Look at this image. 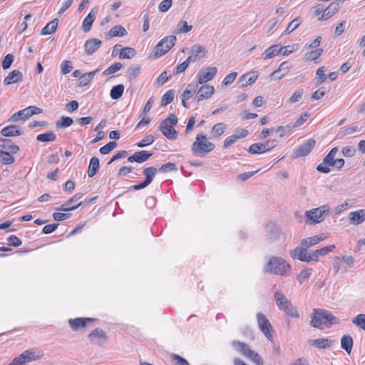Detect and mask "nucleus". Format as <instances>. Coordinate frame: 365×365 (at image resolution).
I'll return each mask as SVG.
<instances>
[{
	"mask_svg": "<svg viewBox=\"0 0 365 365\" xmlns=\"http://www.w3.org/2000/svg\"><path fill=\"white\" fill-rule=\"evenodd\" d=\"M310 114L308 112H304L301 114L299 118L295 121L293 125V127H299L302 125L304 123H305L308 118H309Z\"/></svg>",
	"mask_w": 365,
	"mask_h": 365,
	"instance_id": "nucleus-60",
	"label": "nucleus"
},
{
	"mask_svg": "<svg viewBox=\"0 0 365 365\" xmlns=\"http://www.w3.org/2000/svg\"><path fill=\"white\" fill-rule=\"evenodd\" d=\"M249 152L252 154H262L266 153V148L263 143H253L249 148Z\"/></svg>",
	"mask_w": 365,
	"mask_h": 365,
	"instance_id": "nucleus-46",
	"label": "nucleus"
},
{
	"mask_svg": "<svg viewBox=\"0 0 365 365\" xmlns=\"http://www.w3.org/2000/svg\"><path fill=\"white\" fill-rule=\"evenodd\" d=\"M82 193H76L72 197H71L68 200L65 202L63 205H61L59 207L57 208L58 210L60 211H72L77 209L82 205Z\"/></svg>",
	"mask_w": 365,
	"mask_h": 365,
	"instance_id": "nucleus-12",
	"label": "nucleus"
},
{
	"mask_svg": "<svg viewBox=\"0 0 365 365\" xmlns=\"http://www.w3.org/2000/svg\"><path fill=\"white\" fill-rule=\"evenodd\" d=\"M266 269L272 274L284 275L289 270L290 265L281 257H272L267 262Z\"/></svg>",
	"mask_w": 365,
	"mask_h": 365,
	"instance_id": "nucleus-5",
	"label": "nucleus"
},
{
	"mask_svg": "<svg viewBox=\"0 0 365 365\" xmlns=\"http://www.w3.org/2000/svg\"><path fill=\"white\" fill-rule=\"evenodd\" d=\"M280 46L275 44L267 48L262 54L263 58L267 60L280 54Z\"/></svg>",
	"mask_w": 365,
	"mask_h": 365,
	"instance_id": "nucleus-32",
	"label": "nucleus"
},
{
	"mask_svg": "<svg viewBox=\"0 0 365 365\" xmlns=\"http://www.w3.org/2000/svg\"><path fill=\"white\" fill-rule=\"evenodd\" d=\"M99 168H100V165H99L98 158L96 157L91 158V159L90 160V163H89L88 169L87 171L88 175L90 178L93 177L98 171Z\"/></svg>",
	"mask_w": 365,
	"mask_h": 365,
	"instance_id": "nucleus-33",
	"label": "nucleus"
},
{
	"mask_svg": "<svg viewBox=\"0 0 365 365\" xmlns=\"http://www.w3.org/2000/svg\"><path fill=\"white\" fill-rule=\"evenodd\" d=\"M155 141V138L152 135H146L140 141L136 143V145L139 148H144L145 146L153 144Z\"/></svg>",
	"mask_w": 365,
	"mask_h": 365,
	"instance_id": "nucleus-54",
	"label": "nucleus"
},
{
	"mask_svg": "<svg viewBox=\"0 0 365 365\" xmlns=\"http://www.w3.org/2000/svg\"><path fill=\"white\" fill-rule=\"evenodd\" d=\"M29 110L28 109V107L25 109L21 110L18 111L17 113H14L11 118V119L14 121H17L19 120H24L30 118V116H27V113H29Z\"/></svg>",
	"mask_w": 365,
	"mask_h": 365,
	"instance_id": "nucleus-52",
	"label": "nucleus"
},
{
	"mask_svg": "<svg viewBox=\"0 0 365 365\" xmlns=\"http://www.w3.org/2000/svg\"><path fill=\"white\" fill-rule=\"evenodd\" d=\"M172 4V0H163L160 3L158 9L161 12H166L171 7Z\"/></svg>",
	"mask_w": 365,
	"mask_h": 365,
	"instance_id": "nucleus-62",
	"label": "nucleus"
},
{
	"mask_svg": "<svg viewBox=\"0 0 365 365\" xmlns=\"http://www.w3.org/2000/svg\"><path fill=\"white\" fill-rule=\"evenodd\" d=\"M232 344L238 352L251 359L256 365H263L262 357L252 351L247 344L238 341H233Z\"/></svg>",
	"mask_w": 365,
	"mask_h": 365,
	"instance_id": "nucleus-7",
	"label": "nucleus"
},
{
	"mask_svg": "<svg viewBox=\"0 0 365 365\" xmlns=\"http://www.w3.org/2000/svg\"><path fill=\"white\" fill-rule=\"evenodd\" d=\"M178 123V118L175 114H170L167 118L163 120L160 125L159 129L163 134L170 140L177 138L178 132L174 126Z\"/></svg>",
	"mask_w": 365,
	"mask_h": 365,
	"instance_id": "nucleus-6",
	"label": "nucleus"
},
{
	"mask_svg": "<svg viewBox=\"0 0 365 365\" xmlns=\"http://www.w3.org/2000/svg\"><path fill=\"white\" fill-rule=\"evenodd\" d=\"M339 323V319L330 312L323 309H314L310 325L314 328L322 329L329 328Z\"/></svg>",
	"mask_w": 365,
	"mask_h": 365,
	"instance_id": "nucleus-1",
	"label": "nucleus"
},
{
	"mask_svg": "<svg viewBox=\"0 0 365 365\" xmlns=\"http://www.w3.org/2000/svg\"><path fill=\"white\" fill-rule=\"evenodd\" d=\"M257 78V75L255 73H247L242 75L240 78V81L242 82V86H247L248 85H251L255 83Z\"/></svg>",
	"mask_w": 365,
	"mask_h": 365,
	"instance_id": "nucleus-38",
	"label": "nucleus"
},
{
	"mask_svg": "<svg viewBox=\"0 0 365 365\" xmlns=\"http://www.w3.org/2000/svg\"><path fill=\"white\" fill-rule=\"evenodd\" d=\"M36 139L40 142H52L56 139V135L53 132L39 134Z\"/></svg>",
	"mask_w": 365,
	"mask_h": 365,
	"instance_id": "nucleus-48",
	"label": "nucleus"
},
{
	"mask_svg": "<svg viewBox=\"0 0 365 365\" xmlns=\"http://www.w3.org/2000/svg\"><path fill=\"white\" fill-rule=\"evenodd\" d=\"M215 148L213 143L202 133H197L191 145V151L195 156L204 157Z\"/></svg>",
	"mask_w": 365,
	"mask_h": 365,
	"instance_id": "nucleus-2",
	"label": "nucleus"
},
{
	"mask_svg": "<svg viewBox=\"0 0 365 365\" xmlns=\"http://www.w3.org/2000/svg\"><path fill=\"white\" fill-rule=\"evenodd\" d=\"M291 256L294 259H298L300 261L309 262L314 261L313 253L309 254L307 247H297L291 253Z\"/></svg>",
	"mask_w": 365,
	"mask_h": 365,
	"instance_id": "nucleus-16",
	"label": "nucleus"
},
{
	"mask_svg": "<svg viewBox=\"0 0 365 365\" xmlns=\"http://www.w3.org/2000/svg\"><path fill=\"white\" fill-rule=\"evenodd\" d=\"M58 19H54L48 22L41 30L42 35H50L56 32L58 26Z\"/></svg>",
	"mask_w": 365,
	"mask_h": 365,
	"instance_id": "nucleus-35",
	"label": "nucleus"
},
{
	"mask_svg": "<svg viewBox=\"0 0 365 365\" xmlns=\"http://www.w3.org/2000/svg\"><path fill=\"white\" fill-rule=\"evenodd\" d=\"M95 19L96 14L93 13V11H91L83 21L82 28L85 32H88L91 31Z\"/></svg>",
	"mask_w": 365,
	"mask_h": 365,
	"instance_id": "nucleus-37",
	"label": "nucleus"
},
{
	"mask_svg": "<svg viewBox=\"0 0 365 365\" xmlns=\"http://www.w3.org/2000/svg\"><path fill=\"white\" fill-rule=\"evenodd\" d=\"M157 171H158L157 169L154 167H148V168L143 169V173L144 175L145 176V179L142 182H140L138 185H133V189L135 190H139L143 189V188L146 187L148 185H149L152 182L153 178H155V176L157 173Z\"/></svg>",
	"mask_w": 365,
	"mask_h": 365,
	"instance_id": "nucleus-13",
	"label": "nucleus"
},
{
	"mask_svg": "<svg viewBox=\"0 0 365 365\" xmlns=\"http://www.w3.org/2000/svg\"><path fill=\"white\" fill-rule=\"evenodd\" d=\"M248 135V130L245 128H238L235 130V133L228 136L224 140V148H229L235 143L239 139L246 137Z\"/></svg>",
	"mask_w": 365,
	"mask_h": 365,
	"instance_id": "nucleus-19",
	"label": "nucleus"
},
{
	"mask_svg": "<svg viewBox=\"0 0 365 365\" xmlns=\"http://www.w3.org/2000/svg\"><path fill=\"white\" fill-rule=\"evenodd\" d=\"M125 87L123 84H118L115 86L110 90V98L113 100H117L120 98L124 92Z\"/></svg>",
	"mask_w": 365,
	"mask_h": 365,
	"instance_id": "nucleus-42",
	"label": "nucleus"
},
{
	"mask_svg": "<svg viewBox=\"0 0 365 365\" xmlns=\"http://www.w3.org/2000/svg\"><path fill=\"white\" fill-rule=\"evenodd\" d=\"M176 38L175 36H168L163 38L155 48V56H162L167 53L175 45Z\"/></svg>",
	"mask_w": 365,
	"mask_h": 365,
	"instance_id": "nucleus-9",
	"label": "nucleus"
},
{
	"mask_svg": "<svg viewBox=\"0 0 365 365\" xmlns=\"http://www.w3.org/2000/svg\"><path fill=\"white\" fill-rule=\"evenodd\" d=\"M23 80V74L19 70H14L4 78V83L5 85H11L20 82Z\"/></svg>",
	"mask_w": 365,
	"mask_h": 365,
	"instance_id": "nucleus-29",
	"label": "nucleus"
},
{
	"mask_svg": "<svg viewBox=\"0 0 365 365\" xmlns=\"http://www.w3.org/2000/svg\"><path fill=\"white\" fill-rule=\"evenodd\" d=\"M1 134L4 136L9 137V136H18L21 134L19 129L17 125H9L4 128L1 130Z\"/></svg>",
	"mask_w": 365,
	"mask_h": 365,
	"instance_id": "nucleus-40",
	"label": "nucleus"
},
{
	"mask_svg": "<svg viewBox=\"0 0 365 365\" xmlns=\"http://www.w3.org/2000/svg\"><path fill=\"white\" fill-rule=\"evenodd\" d=\"M102 41L98 38H90L85 43V50L87 54L91 55L96 52L101 46Z\"/></svg>",
	"mask_w": 365,
	"mask_h": 365,
	"instance_id": "nucleus-28",
	"label": "nucleus"
},
{
	"mask_svg": "<svg viewBox=\"0 0 365 365\" xmlns=\"http://www.w3.org/2000/svg\"><path fill=\"white\" fill-rule=\"evenodd\" d=\"M225 131V125L223 123L215 124L211 129V135L214 138H220Z\"/></svg>",
	"mask_w": 365,
	"mask_h": 365,
	"instance_id": "nucleus-41",
	"label": "nucleus"
},
{
	"mask_svg": "<svg viewBox=\"0 0 365 365\" xmlns=\"http://www.w3.org/2000/svg\"><path fill=\"white\" fill-rule=\"evenodd\" d=\"M153 155V153H149L146 150H140L134 153L132 155L128 158L129 163H142L145 162Z\"/></svg>",
	"mask_w": 365,
	"mask_h": 365,
	"instance_id": "nucleus-25",
	"label": "nucleus"
},
{
	"mask_svg": "<svg viewBox=\"0 0 365 365\" xmlns=\"http://www.w3.org/2000/svg\"><path fill=\"white\" fill-rule=\"evenodd\" d=\"M117 146V143L115 141H110L106 145L100 148V153L103 155L108 154Z\"/></svg>",
	"mask_w": 365,
	"mask_h": 365,
	"instance_id": "nucleus-57",
	"label": "nucleus"
},
{
	"mask_svg": "<svg viewBox=\"0 0 365 365\" xmlns=\"http://www.w3.org/2000/svg\"><path fill=\"white\" fill-rule=\"evenodd\" d=\"M323 53L322 48H317L313 51H311L309 53L307 54V60L308 61H315L317 60Z\"/></svg>",
	"mask_w": 365,
	"mask_h": 365,
	"instance_id": "nucleus-58",
	"label": "nucleus"
},
{
	"mask_svg": "<svg viewBox=\"0 0 365 365\" xmlns=\"http://www.w3.org/2000/svg\"><path fill=\"white\" fill-rule=\"evenodd\" d=\"M11 152L0 154V162L4 165H11L14 163L15 158Z\"/></svg>",
	"mask_w": 365,
	"mask_h": 365,
	"instance_id": "nucleus-50",
	"label": "nucleus"
},
{
	"mask_svg": "<svg viewBox=\"0 0 365 365\" xmlns=\"http://www.w3.org/2000/svg\"><path fill=\"white\" fill-rule=\"evenodd\" d=\"M207 54L205 48L200 45H195L192 47L191 53L187 57L188 61L190 62H196L205 57Z\"/></svg>",
	"mask_w": 365,
	"mask_h": 365,
	"instance_id": "nucleus-23",
	"label": "nucleus"
},
{
	"mask_svg": "<svg viewBox=\"0 0 365 365\" xmlns=\"http://www.w3.org/2000/svg\"><path fill=\"white\" fill-rule=\"evenodd\" d=\"M175 92L173 90L168 91L162 97L161 99V106H165L170 104L174 99Z\"/></svg>",
	"mask_w": 365,
	"mask_h": 365,
	"instance_id": "nucleus-47",
	"label": "nucleus"
},
{
	"mask_svg": "<svg viewBox=\"0 0 365 365\" xmlns=\"http://www.w3.org/2000/svg\"><path fill=\"white\" fill-rule=\"evenodd\" d=\"M14 61V56L11 53L6 55L2 61V68L4 69H8L10 68L11 63Z\"/></svg>",
	"mask_w": 365,
	"mask_h": 365,
	"instance_id": "nucleus-61",
	"label": "nucleus"
},
{
	"mask_svg": "<svg viewBox=\"0 0 365 365\" xmlns=\"http://www.w3.org/2000/svg\"><path fill=\"white\" fill-rule=\"evenodd\" d=\"M316 145V141L314 139H309L304 144L299 146L294 153V158L306 156L311 153Z\"/></svg>",
	"mask_w": 365,
	"mask_h": 365,
	"instance_id": "nucleus-18",
	"label": "nucleus"
},
{
	"mask_svg": "<svg viewBox=\"0 0 365 365\" xmlns=\"http://www.w3.org/2000/svg\"><path fill=\"white\" fill-rule=\"evenodd\" d=\"M338 152L336 147L333 148L329 153L324 158L323 162L319 164L317 170L323 173H328L331 171L330 167L341 170L344 165V160L342 158H336Z\"/></svg>",
	"mask_w": 365,
	"mask_h": 365,
	"instance_id": "nucleus-3",
	"label": "nucleus"
},
{
	"mask_svg": "<svg viewBox=\"0 0 365 365\" xmlns=\"http://www.w3.org/2000/svg\"><path fill=\"white\" fill-rule=\"evenodd\" d=\"M170 359L173 365H189L188 361L179 355L172 354Z\"/></svg>",
	"mask_w": 365,
	"mask_h": 365,
	"instance_id": "nucleus-56",
	"label": "nucleus"
},
{
	"mask_svg": "<svg viewBox=\"0 0 365 365\" xmlns=\"http://www.w3.org/2000/svg\"><path fill=\"white\" fill-rule=\"evenodd\" d=\"M311 344L319 349H327L333 345V341L327 338H322L312 340Z\"/></svg>",
	"mask_w": 365,
	"mask_h": 365,
	"instance_id": "nucleus-34",
	"label": "nucleus"
},
{
	"mask_svg": "<svg viewBox=\"0 0 365 365\" xmlns=\"http://www.w3.org/2000/svg\"><path fill=\"white\" fill-rule=\"evenodd\" d=\"M21 354L23 356H24V358L26 364L30 361L41 359L43 355V351L38 349H31L26 350Z\"/></svg>",
	"mask_w": 365,
	"mask_h": 365,
	"instance_id": "nucleus-27",
	"label": "nucleus"
},
{
	"mask_svg": "<svg viewBox=\"0 0 365 365\" xmlns=\"http://www.w3.org/2000/svg\"><path fill=\"white\" fill-rule=\"evenodd\" d=\"M292 68L291 63L288 61L282 62L277 70L273 72L271 75V78L273 80H281L290 71Z\"/></svg>",
	"mask_w": 365,
	"mask_h": 365,
	"instance_id": "nucleus-21",
	"label": "nucleus"
},
{
	"mask_svg": "<svg viewBox=\"0 0 365 365\" xmlns=\"http://www.w3.org/2000/svg\"><path fill=\"white\" fill-rule=\"evenodd\" d=\"M335 247H336L334 245H330L326 246L324 247L316 250L313 252L314 261L318 262L319 256L324 257V256L328 255L329 253L331 252L335 249Z\"/></svg>",
	"mask_w": 365,
	"mask_h": 365,
	"instance_id": "nucleus-30",
	"label": "nucleus"
},
{
	"mask_svg": "<svg viewBox=\"0 0 365 365\" xmlns=\"http://www.w3.org/2000/svg\"><path fill=\"white\" fill-rule=\"evenodd\" d=\"M342 154L345 157H353L356 153V149L354 146H346L342 148Z\"/></svg>",
	"mask_w": 365,
	"mask_h": 365,
	"instance_id": "nucleus-63",
	"label": "nucleus"
},
{
	"mask_svg": "<svg viewBox=\"0 0 365 365\" xmlns=\"http://www.w3.org/2000/svg\"><path fill=\"white\" fill-rule=\"evenodd\" d=\"M98 71V70H96L94 71L88 72L84 74H83L80 78L79 82L81 86H86L88 85L93 78L96 73Z\"/></svg>",
	"mask_w": 365,
	"mask_h": 365,
	"instance_id": "nucleus-49",
	"label": "nucleus"
},
{
	"mask_svg": "<svg viewBox=\"0 0 365 365\" xmlns=\"http://www.w3.org/2000/svg\"><path fill=\"white\" fill-rule=\"evenodd\" d=\"M354 259L352 256L336 257L333 261V269L336 273H344L348 268L353 267Z\"/></svg>",
	"mask_w": 365,
	"mask_h": 365,
	"instance_id": "nucleus-8",
	"label": "nucleus"
},
{
	"mask_svg": "<svg viewBox=\"0 0 365 365\" xmlns=\"http://www.w3.org/2000/svg\"><path fill=\"white\" fill-rule=\"evenodd\" d=\"M325 238V237H324L315 235L303 240L301 244L305 247H310L312 246L317 245L321 241H323Z\"/></svg>",
	"mask_w": 365,
	"mask_h": 365,
	"instance_id": "nucleus-39",
	"label": "nucleus"
},
{
	"mask_svg": "<svg viewBox=\"0 0 365 365\" xmlns=\"http://www.w3.org/2000/svg\"><path fill=\"white\" fill-rule=\"evenodd\" d=\"M19 150V147L15 145L11 140L0 139V154L7 152L16 154Z\"/></svg>",
	"mask_w": 365,
	"mask_h": 365,
	"instance_id": "nucleus-24",
	"label": "nucleus"
},
{
	"mask_svg": "<svg viewBox=\"0 0 365 365\" xmlns=\"http://www.w3.org/2000/svg\"><path fill=\"white\" fill-rule=\"evenodd\" d=\"M327 211L325 206H321L307 211L305 215L313 223H319L324 220Z\"/></svg>",
	"mask_w": 365,
	"mask_h": 365,
	"instance_id": "nucleus-11",
	"label": "nucleus"
},
{
	"mask_svg": "<svg viewBox=\"0 0 365 365\" xmlns=\"http://www.w3.org/2000/svg\"><path fill=\"white\" fill-rule=\"evenodd\" d=\"M302 22V19L300 16L294 19L287 26L284 34H289L295 30Z\"/></svg>",
	"mask_w": 365,
	"mask_h": 365,
	"instance_id": "nucleus-45",
	"label": "nucleus"
},
{
	"mask_svg": "<svg viewBox=\"0 0 365 365\" xmlns=\"http://www.w3.org/2000/svg\"><path fill=\"white\" fill-rule=\"evenodd\" d=\"M123 64L120 62H116L109 66L107 69L103 71V75H110L121 69Z\"/></svg>",
	"mask_w": 365,
	"mask_h": 365,
	"instance_id": "nucleus-55",
	"label": "nucleus"
},
{
	"mask_svg": "<svg viewBox=\"0 0 365 365\" xmlns=\"http://www.w3.org/2000/svg\"><path fill=\"white\" fill-rule=\"evenodd\" d=\"M256 317L260 331L266 336L269 340L272 341L273 329L267 317L264 314L260 312L257 313Z\"/></svg>",
	"mask_w": 365,
	"mask_h": 365,
	"instance_id": "nucleus-10",
	"label": "nucleus"
},
{
	"mask_svg": "<svg viewBox=\"0 0 365 365\" xmlns=\"http://www.w3.org/2000/svg\"><path fill=\"white\" fill-rule=\"evenodd\" d=\"M237 76V72H232V73H230V74L227 75L225 78L223 79V84L225 86H228L231 83H233V81L236 79Z\"/></svg>",
	"mask_w": 365,
	"mask_h": 365,
	"instance_id": "nucleus-64",
	"label": "nucleus"
},
{
	"mask_svg": "<svg viewBox=\"0 0 365 365\" xmlns=\"http://www.w3.org/2000/svg\"><path fill=\"white\" fill-rule=\"evenodd\" d=\"M274 299L278 309L284 312L287 316L294 318L299 317L297 307L292 304L290 300L287 299L281 290L275 292Z\"/></svg>",
	"mask_w": 365,
	"mask_h": 365,
	"instance_id": "nucleus-4",
	"label": "nucleus"
},
{
	"mask_svg": "<svg viewBox=\"0 0 365 365\" xmlns=\"http://www.w3.org/2000/svg\"><path fill=\"white\" fill-rule=\"evenodd\" d=\"M339 3L337 1L331 2L326 9H324L323 14L318 17L319 21H324L330 19L339 10Z\"/></svg>",
	"mask_w": 365,
	"mask_h": 365,
	"instance_id": "nucleus-22",
	"label": "nucleus"
},
{
	"mask_svg": "<svg viewBox=\"0 0 365 365\" xmlns=\"http://www.w3.org/2000/svg\"><path fill=\"white\" fill-rule=\"evenodd\" d=\"M353 339L349 334L343 335L341 339V347L344 349L347 354H350L353 347Z\"/></svg>",
	"mask_w": 365,
	"mask_h": 365,
	"instance_id": "nucleus-31",
	"label": "nucleus"
},
{
	"mask_svg": "<svg viewBox=\"0 0 365 365\" xmlns=\"http://www.w3.org/2000/svg\"><path fill=\"white\" fill-rule=\"evenodd\" d=\"M352 323L360 329L365 330V314H359L353 319Z\"/></svg>",
	"mask_w": 365,
	"mask_h": 365,
	"instance_id": "nucleus-51",
	"label": "nucleus"
},
{
	"mask_svg": "<svg viewBox=\"0 0 365 365\" xmlns=\"http://www.w3.org/2000/svg\"><path fill=\"white\" fill-rule=\"evenodd\" d=\"M215 89L212 86L204 85L202 86L195 97V100L197 102H200L205 99L210 98L214 93Z\"/></svg>",
	"mask_w": 365,
	"mask_h": 365,
	"instance_id": "nucleus-20",
	"label": "nucleus"
},
{
	"mask_svg": "<svg viewBox=\"0 0 365 365\" xmlns=\"http://www.w3.org/2000/svg\"><path fill=\"white\" fill-rule=\"evenodd\" d=\"M217 73V68L214 66L202 69L197 73V82L199 84L207 83L214 78Z\"/></svg>",
	"mask_w": 365,
	"mask_h": 365,
	"instance_id": "nucleus-14",
	"label": "nucleus"
},
{
	"mask_svg": "<svg viewBox=\"0 0 365 365\" xmlns=\"http://www.w3.org/2000/svg\"><path fill=\"white\" fill-rule=\"evenodd\" d=\"M313 269L312 268H307L300 272V273L297 276V279L299 282V284H303L304 282L308 281L312 274Z\"/></svg>",
	"mask_w": 365,
	"mask_h": 365,
	"instance_id": "nucleus-43",
	"label": "nucleus"
},
{
	"mask_svg": "<svg viewBox=\"0 0 365 365\" xmlns=\"http://www.w3.org/2000/svg\"><path fill=\"white\" fill-rule=\"evenodd\" d=\"M95 319L90 317H78L71 319L68 321L70 327L73 331H78L82 328H85L88 324L93 323Z\"/></svg>",
	"mask_w": 365,
	"mask_h": 365,
	"instance_id": "nucleus-17",
	"label": "nucleus"
},
{
	"mask_svg": "<svg viewBox=\"0 0 365 365\" xmlns=\"http://www.w3.org/2000/svg\"><path fill=\"white\" fill-rule=\"evenodd\" d=\"M136 54V51L134 48L130 47H125L121 49L120 53L119 54V58L120 59H125V58H132L134 57Z\"/></svg>",
	"mask_w": 365,
	"mask_h": 365,
	"instance_id": "nucleus-44",
	"label": "nucleus"
},
{
	"mask_svg": "<svg viewBox=\"0 0 365 365\" xmlns=\"http://www.w3.org/2000/svg\"><path fill=\"white\" fill-rule=\"evenodd\" d=\"M127 35V31L121 25H118L113 26L110 30L108 31V36L109 38L113 37H123L124 36Z\"/></svg>",
	"mask_w": 365,
	"mask_h": 365,
	"instance_id": "nucleus-36",
	"label": "nucleus"
},
{
	"mask_svg": "<svg viewBox=\"0 0 365 365\" xmlns=\"http://www.w3.org/2000/svg\"><path fill=\"white\" fill-rule=\"evenodd\" d=\"M73 123V119L71 117L63 116L61 117L59 120L56 123L58 128H67L71 126Z\"/></svg>",
	"mask_w": 365,
	"mask_h": 365,
	"instance_id": "nucleus-53",
	"label": "nucleus"
},
{
	"mask_svg": "<svg viewBox=\"0 0 365 365\" xmlns=\"http://www.w3.org/2000/svg\"><path fill=\"white\" fill-rule=\"evenodd\" d=\"M91 343L93 345L101 346L107 339L106 332L101 328H96L88 335Z\"/></svg>",
	"mask_w": 365,
	"mask_h": 365,
	"instance_id": "nucleus-15",
	"label": "nucleus"
},
{
	"mask_svg": "<svg viewBox=\"0 0 365 365\" xmlns=\"http://www.w3.org/2000/svg\"><path fill=\"white\" fill-rule=\"evenodd\" d=\"M348 218L351 225H359L362 224L365 221V209L351 212Z\"/></svg>",
	"mask_w": 365,
	"mask_h": 365,
	"instance_id": "nucleus-26",
	"label": "nucleus"
},
{
	"mask_svg": "<svg viewBox=\"0 0 365 365\" xmlns=\"http://www.w3.org/2000/svg\"><path fill=\"white\" fill-rule=\"evenodd\" d=\"M73 66L70 61L65 60L61 64V70L63 74H67L72 71Z\"/></svg>",
	"mask_w": 365,
	"mask_h": 365,
	"instance_id": "nucleus-59",
	"label": "nucleus"
}]
</instances>
